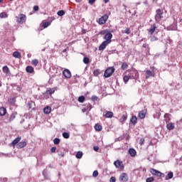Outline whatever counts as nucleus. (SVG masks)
Returning <instances> with one entry per match:
<instances>
[{"instance_id": "f257e3e1", "label": "nucleus", "mask_w": 182, "mask_h": 182, "mask_svg": "<svg viewBox=\"0 0 182 182\" xmlns=\"http://www.w3.org/2000/svg\"><path fill=\"white\" fill-rule=\"evenodd\" d=\"M112 38H113V34L108 31L104 36V39L105 41H104L99 46V50H105V49H106V46H107V45L109 43H112Z\"/></svg>"}, {"instance_id": "f03ea898", "label": "nucleus", "mask_w": 182, "mask_h": 182, "mask_svg": "<svg viewBox=\"0 0 182 182\" xmlns=\"http://www.w3.org/2000/svg\"><path fill=\"white\" fill-rule=\"evenodd\" d=\"M163 10L159 9L156 11V15H155V21L156 22L159 23L160 21H161L163 18Z\"/></svg>"}, {"instance_id": "7ed1b4c3", "label": "nucleus", "mask_w": 182, "mask_h": 182, "mask_svg": "<svg viewBox=\"0 0 182 182\" xmlns=\"http://www.w3.org/2000/svg\"><path fill=\"white\" fill-rule=\"evenodd\" d=\"M128 76H129L130 79H134L135 80H137V79H139L140 75L139 74V71H137V70L134 69V70H132L130 71Z\"/></svg>"}, {"instance_id": "20e7f679", "label": "nucleus", "mask_w": 182, "mask_h": 182, "mask_svg": "<svg viewBox=\"0 0 182 182\" xmlns=\"http://www.w3.org/2000/svg\"><path fill=\"white\" fill-rule=\"evenodd\" d=\"M114 70H116V69H114V67H109L108 68L104 73V76L105 77H110V76H112V75H113L114 73Z\"/></svg>"}, {"instance_id": "39448f33", "label": "nucleus", "mask_w": 182, "mask_h": 182, "mask_svg": "<svg viewBox=\"0 0 182 182\" xmlns=\"http://www.w3.org/2000/svg\"><path fill=\"white\" fill-rule=\"evenodd\" d=\"M16 22L21 25L24 22H26V15L23 14H19L18 16H16Z\"/></svg>"}, {"instance_id": "423d86ee", "label": "nucleus", "mask_w": 182, "mask_h": 182, "mask_svg": "<svg viewBox=\"0 0 182 182\" xmlns=\"http://www.w3.org/2000/svg\"><path fill=\"white\" fill-rule=\"evenodd\" d=\"M107 19H109V16L107 14H105L99 18L97 23L99 25H105V23L107 22Z\"/></svg>"}, {"instance_id": "0eeeda50", "label": "nucleus", "mask_w": 182, "mask_h": 182, "mask_svg": "<svg viewBox=\"0 0 182 182\" xmlns=\"http://www.w3.org/2000/svg\"><path fill=\"white\" fill-rule=\"evenodd\" d=\"M114 166H115V167L119 170H124V165H123V161L120 160L115 161L114 162Z\"/></svg>"}, {"instance_id": "6e6552de", "label": "nucleus", "mask_w": 182, "mask_h": 182, "mask_svg": "<svg viewBox=\"0 0 182 182\" xmlns=\"http://www.w3.org/2000/svg\"><path fill=\"white\" fill-rule=\"evenodd\" d=\"M154 76H156V73L154 70H147L145 71V79H150V77H154Z\"/></svg>"}, {"instance_id": "1a4fd4ad", "label": "nucleus", "mask_w": 182, "mask_h": 182, "mask_svg": "<svg viewBox=\"0 0 182 182\" xmlns=\"http://www.w3.org/2000/svg\"><path fill=\"white\" fill-rule=\"evenodd\" d=\"M151 173L153 174V176H157V177H164V173L154 168L151 169Z\"/></svg>"}, {"instance_id": "9d476101", "label": "nucleus", "mask_w": 182, "mask_h": 182, "mask_svg": "<svg viewBox=\"0 0 182 182\" xmlns=\"http://www.w3.org/2000/svg\"><path fill=\"white\" fill-rule=\"evenodd\" d=\"M16 116H18V112H14L9 117V119L5 121V123H11L15 120Z\"/></svg>"}, {"instance_id": "9b49d317", "label": "nucleus", "mask_w": 182, "mask_h": 182, "mask_svg": "<svg viewBox=\"0 0 182 182\" xmlns=\"http://www.w3.org/2000/svg\"><path fill=\"white\" fill-rule=\"evenodd\" d=\"M63 75L65 79H70L72 77V73L68 69H65L63 71Z\"/></svg>"}, {"instance_id": "f8f14e48", "label": "nucleus", "mask_w": 182, "mask_h": 182, "mask_svg": "<svg viewBox=\"0 0 182 182\" xmlns=\"http://www.w3.org/2000/svg\"><path fill=\"white\" fill-rule=\"evenodd\" d=\"M119 180L123 182H126L129 180V176H127V173H123L119 176Z\"/></svg>"}, {"instance_id": "ddd939ff", "label": "nucleus", "mask_w": 182, "mask_h": 182, "mask_svg": "<svg viewBox=\"0 0 182 182\" xmlns=\"http://www.w3.org/2000/svg\"><path fill=\"white\" fill-rule=\"evenodd\" d=\"M156 28H157V26L156 24H152L148 31L149 35H153V33H154Z\"/></svg>"}, {"instance_id": "4468645a", "label": "nucleus", "mask_w": 182, "mask_h": 182, "mask_svg": "<svg viewBox=\"0 0 182 182\" xmlns=\"http://www.w3.org/2000/svg\"><path fill=\"white\" fill-rule=\"evenodd\" d=\"M128 153H129V156H131V157H136V155L137 154V151H136V149H134L133 148H130L128 150Z\"/></svg>"}, {"instance_id": "2eb2a0df", "label": "nucleus", "mask_w": 182, "mask_h": 182, "mask_svg": "<svg viewBox=\"0 0 182 182\" xmlns=\"http://www.w3.org/2000/svg\"><path fill=\"white\" fill-rule=\"evenodd\" d=\"M22 139V137L18 136L17 138H16L12 142H11V145L13 146V147H15V146H17V144H18L19 141H21V139Z\"/></svg>"}, {"instance_id": "dca6fc26", "label": "nucleus", "mask_w": 182, "mask_h": 182, "mask_svg": "<svg viewBox=\"0 0 182 182\" xmlns=\"http://www.w3.org/2000/svg\"><path fill=\"white\" fill-rule=\"evenodd\" d=\"M26 141H21L16 144V149H23L26 146Z\"/></svg>"}, {"instance_id": "f3484780", "label": "nucleus", "mask_w": 182, "mask_h": 182, "mask_svg": "<svg viewBox=\"0 0 182 182\" xmlns=\"http://www.w3.org/2000/svg\"><path fill=\"white\" fill-rule=\"evenodd\" d=\"M43 176L44 180H50V178L49 177V175L48 174L47 168H46L43 171Z\"/></svg>"}, {"instance_id": "a211bd4d", "label": "nucleus", "mask_w": 182, "mask_h": 182, "mask_svg": "<svg viewBox=\"0 0 182 182\" xmlns=\"http://www.w3.org/2000/svg\"><path fill=\"white\" fill-rule=\"evenodd\" d=\"M51 112H52V107L49 106L44 107L43 109V112L45 113V114H49Z\"/></svg>"}, {"instance_id": "6ab92c4d", "label": "nucleus", "mask_w": 182, "mask_h": 182, "mask_svg": "<svg viewBox=\"0 0 182 182\" xmlns=\"http://www.w3.org/2000/svg\"><path fill=\"white\" fill-rule=\"evenodd\" d=\"M12 55L14 58H16L17 59H21V58H22V55L18 51H14Z\"/></svg>"}, {"instance_id": "aec40b11", "label": "nucleus", "mask_w": 182, "mask_h": 182, "mask_svg": "<svg viewBox=\"0 0 182 182\" xmlns=\"http://www.w3.org/2000/svg\"><path fill=\"white\" fill-rule=\"evenodd\" d=\"M139 119H144L146 117V111L141 110L139 112Z\"/></svg>"}, {"instance_id": "412c9836", "label": "nucleus", "mask_w": 182, "mask_h": 182, "mask_svg": "<svg viewBox=\"0 0 182 182\" xmlns=\"http://www.w3.org/2000/svg\"><path fill=\"white\" fill-rule=\"evenodd\" d=\"M26 70L27 73H33V72H34L33 67H32L31 65H28L26 68Z\"/></svg>"}, {"instance_id": "4be33fe9", "label": "nucleus", "mask_w": 182, "mask_h": 182, "mask_svg": "<svg viewBox=\"0 0 182 182\" xmlns=\"http://www.w3.org/2000/svg\"><path fill=\"white\" fill-rule=\"evenodd\" d=\"M126 120H127V114H124L119 119V122L120 123H124Z\"/></svg>"}, {"instance_id": "5701e85b", "label": "nucleus", "mask_w": 182, "mask_h": 182, "mask_svg": "<svg viewBox=\"0 0 182 182\" xmlns=\"http://www.w3.org/2000/svg\"><path fill=\"white\" fill-rule=\"evenodd\" d=\"M95 129L97 132H102V130H103V127L99 124H96L95 125Z\"/></svg>"}, {"instance_id": "b1692460", "label": "nucleus", "mask_w": 182, "mask_h": 182, "mask_svg": "<svg viewBox=\"0 0 182 182\" xmlns=\"http://www.w3.org/2000/svg\"><path fill=\"white\" fill-rule=\"evenodd\" d=\"M6 114V109L4 107H0V116H5Z\"/></svg>"}, {"instance_id": "393cba45", "label": "nucleus", "mask_w": 182, "mask_h": 182, "mask_svg": "<svg viewBox=\"0 0 182 182\" xmlns=\"http://www.w3.org/2000/svg\"><path fill=\"white\" fill-rule=\"evenodd\" d=\"M131 123H132V124H137V117L136 116H132L131 119H130Z\"/></svg>"}, {"instance_id": "a878e982", "label": "nucleus", "mask_w": 182, "mask_h": 182, "mask_svg": "<svg viewBox=\"0 0 182 182\" xmlns=\"http://www.w3.org/2000/svg\"><path fill=\"white\" fill-rule=\"evenodd\" d=\"M105 117L107 119H112V117H113V112L110 111H107L105 114Z\"/></svg>"}, {"instance_id": "bb28decb", "label": "nucleus", "mask_w": 182, "mask_h": 182, "mask_svg": "<svg viewBox=\"0 0 182 182\" xmlns=\"http://www.w3.org/2000/svg\"><path fill=\"white\" fill-rule=\"evenodd\" d=\"M166 127H167L168 130H173L174 123L170 122V123L167 124Z\"/></svg>"}, {"instance_id": "cd10ccee", "label": "nucleus", "mask_w": 182, "mask_h": 182, "mask_svg": "<svg viewBox=\"0 0 182 182\" xmlns=\"http://www.w3.org/2000/svg\"><path fill=\"white\" fill-rule=\"evenodd\" d=\"M127 68H129V64H127V63H126V62L122 63V64L121 65V69L122 70H126V69H127Z\"/></svg>"}, {"instance_id": "c85d7f7f", "label": "nucleus", "mask_w": 182, "mask_h": 182, "mask_svg": "<svg viewBox=\"0 0 182 182\" xmlns=\"http://www.w3.org/2000/svg\"><path fill=\"white\" fill-rule=\"evenodd\" d=\"M2 71L6 74L8 75L9 73V68L8 66L5 65L2 68Z\"/></svg>"}, {"instance_id": "c756f323", "label": "nucleus", "mask_w": 182, "mask_h": 182, "mask_svg": "<svg viewBox=\"0 0 182 182\" xmlns=\"http://www.w3.org/2000/svg\"><path fill=\"white\" fill-rule=\"evenodd\" d=\"M83 63H85V65H89V63H90V58H89V57H84Z\"/></svg>"}, {"instance_id": "7c9ffc66", "label": "nucleus", "mask_w": 182, "mask_h": 182, "mask_svg": "<svg viewBox=\"0 0 182 182\" xmlns=\"http://www.w3.org/2000/svg\"><path fill=\"white\" fill-rule=\"evenodd\" d=\"M130 76L129 75H124L123 77V80L124 82V84L126 85L127 83V82H129V80H130Z\"/></svg>"}, {"instance_id": "2f4dec72", "label": "nucleus", "mask_w": 182, "mask_h": 182, "mask_svg": "<svg viewBox=\"0 0 182 182\" xmlns=\"http://www.w3.org/2000/svg\"><path fill=\"white\" fill-rule=\"evenodd\" d=\"M82 156H83V152H82V151H77L75 155V157L77 159H82Z\"/></svg>"}, {"instance_id": "473e14b6", "label": "nucleus", "mask_w": 182, "mask_h": 182, "mask_svg": "<svg viewBox=\"0 0 182 182\" xmlns=\"http://www.w3.org/2000/svg\"><path fill=\"white\" fill-rule=\"evenodd\" d=\"M65 14H66V12L65 11V10H60L57 12V15L58 16H63V15H65Z\"/></svg>"}, {"instance_id": "72a5a7b5", "label": "nucleus", "mask_w": 182, "mask_h": 182, "mask_svg": "<svg viewBox=\"0 0 182 182\" xmlns=\"http://www.w3.org/2000/svg\"><path fill=\"white\" fill-rule=\"evenodd\" d=\"M85 100H86V98L85 97V96L81 95L78 97V102L80 103H83V102H85Z\"/></svg>"}, {"instance_id": "f704fd0d", "label": "nucleus", "mask_w": 182, "mask_h": 182, "mask_svg": "<svg viewBox=\"0 0 182 182\" xmlns=\"http://www.w3.org/2000/svg\"><path fill=\"white\" fill-rule=\"evenodd\" d=\"M53 93H55V90L53 88H50L49 90H46L47 95H53Z\"/></svg>"}, {"instance_id": "c9c22d12", "label": "nucleus", "mask_w": 182, "mask_h": 182, "mask_svg": "<svg viewBox=\"0 0 182 182\" xmlns=\"http://www.w3.org/2000/svg\"><path fill=\"white\" fill-rule=\"evenodd\" d=\"M93 75H94V76H96V77L99 76L100 75V70L97 69V70H94Z\"/></svg>"}, {"instance_id": "e433bc0d", "label": "nucleus", "mask_w": 182, "mask_h": 182, "mask_svg": "<svg viewBox=\"0 0 182 182\" xmlns=\"http://www.w3.org/2000/svg\"><path fill=\"white\" fill-rule=\"evenodd\" d=\"M109 32V30L105 29V30H102L101 31L99 32V35H105L106 36V34Z\"/></svg>"}, {"instance_id": "4c0bfd02", "label": "nucleus", "mask_w": 182, "mask_h": 182, "mask_svg": "<svg viewBox=\"0 0 182 182\" xmlns=\"http://www.w3.org/2000/svg\"><path fill=\"white\" fill-rule=\"evenodd\" d=\"M0 18H8V14L6 12L0 13Z\"/></svg>"}, {"instance_id": "58836bf2", "label": "nucleus", "mask_w": 182, "mask_h": 182, "mask_svg": "<svg viewBox=\"0 0 182 182\" xmlns=\"http://www.w3.org/2000/svg\"><path fill=\"white\" fill-rule=\"evenodd\" d=\"M63 137H64V139H69V137H70V135L68 132H63Z\"/></svg>"}, {"instance_id": "ea45409f", "label": "nucleus", "mask_w": 182, "mask_h": 182, "mask_svg": "<svg viewBox=\"0 0 182 182\" xmlns=\"http://www.w3.org/2000/svg\"><path fill=\"white\" fill-rule=\"evenodd\" d=\"M53 143L54 144H56V145L59 144L60 143V139L59 138L54 139Z\"/></svg>"}, {"instance_id": "a19ab883", "label": "nucleus", "mask_w": 182, "mask_h": 182, "mask_svg": "<svg viewBox=\"0 0 182 182\" xmlns=\"http://www.w3.org/2000/svg\"><path fill=\"white\" fill-rule=\"evenodd\" d=\"M160 116H161L160 112H156L155 114H154V119H160Z\"/></svg>"}, {"instance_id": "79ce46f5", "label": "nucleus", "mask_w": 182, "mask_h": 182, "mask_svg": "<svg viewBox=\"0 0 182 182\" xmlns=\"http://www.w3.org/2000/svg\"><path fill=\"white\" fill-rule=\"evenodd\" d=\"M49 25H50V22H48V21L44 22L43 23V28H48V26H49Z\"/></svg>"}, {"instance_id": "37998d69", "label": "nucleus", "mask_w": 182, "mask_h": 182, "mask_svg": "<svg viewBox=\"0 0 182 182\" xmlns=\"http://www.w3.org/2000/svg\"><path fill=\"white\" fill-rule=\"evenodd\" d=\"M38 63H39V61L37 59H34L32 60V65H33L34 66H37Z\"/></svg>"}, {"instance_id": "c03bdc74", "label": "nucleus", "mask_w": 182, "mask_h": 182, "mask_svg": "<svg viewBox=\"0 0 182 182\" xmlns=\"http://www.w3.org/2000/svg\"><path fill=\"white\" fill-rule=\"evenodd\" d=\"M153 181H154V177L147 178L146 180V182H153Z\"/></svg>"}, {"instance_id": "a18cd8bd", "label": "nucleus", "mask_w": 182, "mask_h": 182, "mask_svg": "<svg viewBox=\"0 0 182 182\" xmlns=\"http://www.w3.org/2000/svg\"><path fill=\"white\" fill-rule=\"evenodd\" d=\"M10 105H15L16 100L15 98H11L9 100Z\"/></svg>"}, {"instance_id": "49530a36", "label": "nucleus", "mask_w": 182, "mask_h": 182, "mask_svg": "<svg viewBox=\"0 0 182 182\" xmlns=\"http://www.w3.org/2000/svg\"><path fill=\"white\" fill-rule=\"evenodd\" d=\"M124 33H127V35H130L132 33V31H130V28H127L124 31Z\"/></svg>"}, {"instance_id": "de8ad7c7", "label": "nucleus", "mask_w": 182, "mask_h": 182, "mask_svg": "<svg viewBox=\"0 0 182 182\" xmlns=\"http://www.w3.org/2000/svg\"><path fill=\"white\" fill-rule=\"evenodd\" d=\"M97 176H99V171H94L93 173H92V176L97 177Z\"/></svg>"}, {"instance_id": "09e8293b", "label": "nucleus", "mask_w": 182, "mask_h": 182, "mask_svg": "<svg viewBox=\"0 0 182 182\" xmlns=\"http://www.w3.org/2000/svg\"><path fill=\"white\" fill-rule=\"evenodd\" d=\"M33 105H35V102H28V106L29 109H32Z\"/></svg>"}, {"instance_id": "8fccbe9b", "label": "nucleus", "mask_w": 182, "mask_h": 182, "mask_svg": "<svg viewBox=\"0 0 182 182\" xmlns=\"http://www.w3.org/2000/svg\"><path fill=\"white\" fill-rule=\"evenodd\" d=\"M156 41H159V38L156 36H153L151 38V42H156Z\"/></svg>"}, {"instance_id": "3c124183", "label": "nucleus", "mask_w": 182, "mask_h": 182, "mask_svg": "<svg viewBox=\"0 0 182 182\" xmlns=\"http://www.w3.org/2000/svg\"><path fill=\"white\" fill-rule=\"evenodd\" d=\"M173 176H174V175H173V172H169V173H168V178L169 179L173 178Z\"/></svg>"}, {"instance_id": "603ef678", "label": "nucleus", "mask_w": 182, "mask_h": 182, "mask_svg": "<svg viewBox=\"0 0 182 182\" xmlns=\"http://www.w3.org/2000/svg\"><path fill=\"white\" fill-rule=\"evenodd\" d=\"M139 144L141 146H143V144H144V138H141L140 140H139Z\"/></svg>"}, {"instance_id": "864d4df0", "label": "nucleus", "mask_w": 182, "mask_h": 182, "mask_svg": "<svg viewBox=\"0 0 182 182\" xmlns=\"http://www.w3.org/2000/svg\"><path fill=\"white\" fill-rule=\"evenodd\" d=\"M92 105L90 104H88L86 107V109H88V112H90L92 110Z\"/></svg>"}, {"instance_id": "5fc2aeb1", "label": "nucleus", "mask_w": 182, "mask_h": 182, "mask_svg": "<svg viewBox=\"0 0 182 182\" xmlns=\"http://www.w3.org/2000/svg\"><path fill=\"white\" fill-rule=\"evenodd\" d=\"M51 153H56V146H53L50 149Z\"/></svg>"}, {"instance_id": "6e6d98bb", "label": "nucleus", "mask_w": 182, "mask_h": 182, "mask_svg": "<svg viewBox=\"0 0 182 182\" xmlns=\"http://www.w3.org/2000/svg\"><path fill=\"white\" fill-rule=\"evenodd\" d=\"M92 100L93 102H96V100H97V97L96 95H93V96L92 97Z\"/></svg>"}, {"instance_id": "4d7b16f0", "label": "nucleus", "mask_w": 182, "mask_h": 182, "mask_svg": "<svg viewBox=\"0 0 182 182\" xmlns=\"http://www.w3.org/2000/svg\"><path fill=\"white\" fill-rule=\"evenodd\" d=\"M170 116H171V114L166 113L164 114V119H169Z\"/></svg>"}, {"instance_id": "13d9d810", "label": "nucleus", "mask_w": 182, "mask_h": 182, "mask_svg": "<svg viewBox=\"0 0 182 182\" xmlns=\"http://www.w3.org/2000/svg\"><path fill=\"white\" fill-rule=\"evenodd\" d=\"M12 1H14V0H9L7 1L8 6H12Z\"/></svg>"}, {"instance_id": "bf43d9fd", "label": "nucleus", "mask_w": 182, "mask_h": 182, "mask_svg": "<svg viewBox=\"0 0 182 182\" xmlns=\"http://www.w3.org/2000/svg\"><path fill=\"white\" fill-rule=\"evenodd\" d=\"M88 110H89V108L85 107L82 109V113H86V112H88Z\"/></svg>"}, {"instance_id": "052dcab7", "label": "nucleus", "mask_w": 182, "mask_h": 182, "mask_svg": "<svg viewBox=\"0 0 182 182\" xmlns=\"http://www.w3.org/2000/svg\"><path fill=\"white\" fill-rule=\"evenodd\" d=\"M177 29V26H176L175 27H172V26H171V27H169V31H176Z\"/></svg>"}, {"instance_id": "680f3d73", "label": "nucleus", "mask_w": 182, "mask_h": 182, "mask_svg": "<svg viewBox=\"0 0 182 182\" xmlns=\"http://www.w3.org/2000/svg\"><path fill=\"white\" fill-rule=\"evenodd\" d=\"M110 182H116V178L112 176L110 178Z\"/></svg>"}, {"instance_id": "e2e57ef3", "label": "nucleus", "mask_w": 182, "mask_h": 182, "mask_svg": "<svg viewBox=\"0 0 182 182\" xmlns=\"http://www.w3.org/2000/svg\"><path fill=\"white\" fill-rule=\"evenodd\" d=\"M33 11H39V6H33Z\"/></svg>"}, {"instance_id": "0e129e2a", "label": "nucleus", "mask_w": 182, "mask_h": 182, "mask_svg": "<svg viewBox=\"0 0 182 182\" xmlns=\"http://www.w3.org/2000/svg\"><path fill=\"white\" fill-rule=\"evenodd\" d=\"M1 181H2V182H7L8 181V178H1Z\"/></svg>"}, {"instance_id": "69168bd1", "label": "nucleus", "mask_w": 182, "mask_h": 182, "mask_svg": "<svg viewBox=\"0 0 182 182\" xmlns=\"http://www.w3.org/2000/svg\"><path fill=\"white\" fill-rule=\"evenodd\" d=\"M95 2H96V0H89V4H90V5H93Z\"/></svg>"}, {"instance_id": "338daca9", "label": "nucleus", "mask_w": 182, "mask_h": 182, "mask_svg": "<svg viewBox=\"0 0 182 182\" xmlns=\"http://www.w3.org/2000/svg\"><path fill=\"white\" fill-rule=\"evenodd\" d=\"M93 150H94L95 151H99V146H94V147H93Z\"/></svg>"}, {"instance_id": "774afa93", "label": "nucleus", "mask_w": 182, "mask_h": 182, "mask_svg": "<svg viewBox=\"0 0 182 182\" xmlns=\"http://www.w3.org/2000/svg\"><path fill=\"white\" fill-rule=\"evenodd\" d=\"M142 48H149V44L144 43L143 46H142Z\"/></svg>"}]
</instances>
